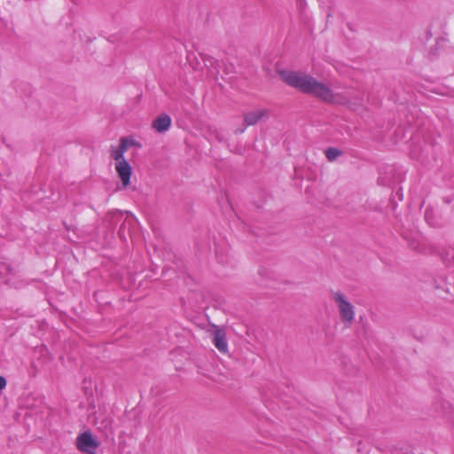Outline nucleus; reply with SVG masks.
<instances>
[{"label": "nucleus", "instance_id": "f257e3e1", "mask_svg": "<svg viewBox=\"0 0 454 454\" xmlns=\"http://www.w3.org/2000/svg\"><path fill=\"white\" fill-rule=\"evenodd\" d=\"M280 76L287 85L302 93L312 95L324 102L333 104L347 102L345 96L334 93L327 84L317 81L309 74L294 71H282Z\"/></svg>", "mask_w": 454, "mask_h": 454}, {"label": "nucleus", "instance_id": "f03ea898", "mask_svg": "<svg viewBox=\"0 0 454 454\" xmlns=\"http://www.w3.org/2000/svg\"><path fill=\"white\" fill-rule=\"evenodd\" d=\"M333 300L336 303L342 322L350 325L355 319L354 306L346 299L340 292L333 293Z\"/></svg>", "mask_w": 454, "mask_h": 454}, {"label": "nucleus", "instance_id": "7ed1b4c3", "mask_svg": "<svg viewBox=\"0 0 454 454\" xmlns=\"http://www.w3.org/2000/svg\"><path fill=\"white\" fill-rule=\"evenodd\" d=\"M99 442L94 438L90 431L80 434L76 438V448L85 454H96Z\"/></svg>", "mask_w": 454, "mask_h": 454}, {"label": "nucleus", "instance_id": "20e7f679", "mask_svg": "<svg viewBox=\"0 0 454 454\" xmlns=\"http://www.w3.org/2000/svg\"><path fill=\"white\" fill-rule=\"evenodd\" d=\"M132 145H134V141L132 139L121 137L120 140V145L118 146H111V158L114 159L115 162L126 160L124 158V153L127 152L128 148Z\"/></svg>", "mask_w": 454, "mask_h": 454}, {"label": "nucleus", "instance_id": "39448f33", "mask_svg": "<svg viewBox=\"0 0 454 454\" xmlns=\"http://www.w3.org/2000/svg\"><path fill=\"white\" fill-rule=\"evenodd\" d=\"M433 147L431 145H426L421 149V152L419 151L418 146H412L411 149V156L413 159L419 160L422 164L426 165L429 162L430 159H434L433 153Z\"/></svg>", "mask_w": 454, "mask_h": 454}, {"label": "nucleus", "instance_id": "423d86ee", "mask_svg": "<svg viewBox=\"0 0 454 454\" xmlns=\"http://www.w3.org/2000/svg\"><path fill=\"white\" fill-rule=\"evenodd\" d=\"M115 169L121 178L122 184L127 186L130 181L131 167L127 160L115 162Z\"/></svg>", "mask_w": 454, "mask_h": 454}, {"label": "nucleus", "instance_id": "0eeeda50", "mask_svg": "<svg viewBox=\"0 0 454 454\" xmlns=\"http://www.w3.org/2000/svg\"><path fill=\"white\" fill-rule=\"evenodd\" d=\"M213 343L215 348L222 353H227L228 342L225 332L222 329H216L213 334Z\"/></svg>", "mask_w": 454, "mask_h": 454}, {"label": "nucleus", "instance_id": "6e6552de", "mask_svg": "<svg viewBox=\"0 0 454 454\" xmlns=\"http://www.w3.org/2000/svg\"><path fill=\"white\" fill-rule=\"evenodd\" d=\"M171 125V118L168 114L159 115L152 123V128L159 133L167 131Z\"/></svg>", "mask_w": 454, "mask_h": 454}, {"label": "nucleus", "instance_id": "1a4fd4ad", "mask_svg": "<svg viewBox=\"0 0 454 454\" xmlns=\"http://www.w3.org/2000/svg\"><path fill=\"white\" fill-rule=\"evenodd\" d=\"M268 111L266 109H259L255 111L248 112L245 114V122L247 125H254L256 124L262 117L267 114Z\"/></svg>", "mask_w": 454, "mask_h": 454}, {"label": "nucleus", "instance_id": "9d476101", "mask_svg": "<svg viewBox=\"0 0 454 454\" xmlns=\"http://www.w3.org/2000/svg\"><path fill=\"white\" fill-rule=\"evenodd\" d=\"M341 154H342V152L335 147H329L325 151V156L329 161L335 160Z\"/></svg>", "mask_w": 454, "mask_h": 454}, {"label": "nucleus", "instance_id": "9b49d317", "mask_svg": "<svg viewBox=\"0 0 454 454\" xmlns=\"http://www.w3.org/2000/svg\"><path fill=\"white\" fill-rule=\"evenodd\" d=\"M431 215H432V210L429 208H427L425 211V219L429 224H433V223L431 222Z\"/></svg>", "mask_w": 454, "mask_h": 454}, {"label": "nucleus", "instance_id": "f8f14e48", "mask_svg": "<svg viewBox=\"0 0 454 454\" xmlns=\"http://www.w3.org/2000/svg\"><path fill=\"white\" fill-rule=\"evenodd\" d=\"M6 387V380L4 377L0 376V390H3Z\"/></svg>", "mask_w": 454, "mask_h": 454}, {"label": "nucleus", "instance_id": "ddd939ff", "mask_svg": "<svg viewBox=\"0 0 454 454\" xmlns=\"http://www.w3.org/2000/svg\"><path fill=\"white\" fill-rule=\"evenodd\" d=\"M245 131V128L244 129H238L237 132L238 133H243Z\"/></svg>", "mask_w": 454, "mask_h": 454}]
</instances>
